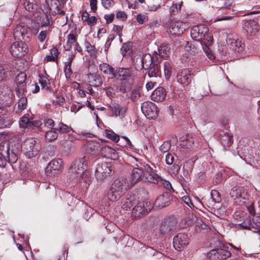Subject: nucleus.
Listing matches in <instances>:
<instances>
[{
    "label": "nucleus",
    "mask_w": 260,
    "mask_h": 260,
    "mask_svg": "<svg viewBox=\"0 0 260 260\" xmlns=\"http://www.w3.org/2000/svg\"><path fill=\"white\" fill-rule=\"evenodd\" d=\"M131 161L133 164L134 169L132 172L131 178L127 180L125 178V183L128 185V188H131L139 181L143 180L150 182V176H153L155 170L152 166L148 164L143 162L134 157H131Z\"/></svg>",
    "instance_id": "nucleus-1"
},
{
    "label": "nucleus",
    "mask_w": 260,
    "mask_h": 260,
    "mask_svg": "<svg viewBox=\"0 0 260 260\" xmlns=\"http://www.w3.org/2000/svg\"><path fill=\"white\" fill-rule=\"evenodd\" d=\"M208 32V28L204 24L193 26L190 31V35L191 38L197 42L193 45L191 43H187L185 46L186 49L190 51V53L196 54L198 53L197 47L199 46L200 42L207 45H211L213 38Z\"/></svg>",
    "instance_id": "nucleus-2"
},
{
    "label": "nucleus",
    "mask_w": 260,
    "mask_h": 260,
    "mask_svg": "<svg viewBox=\"0 0 260 260\" xmlns=\"http://www.w3.org/2000/svg\"><path fill=\"white\" fill-rule=\"evenodd\" d=\"M113 77L121 81L119 89L121 92L125 93L131 89L135 75L134 72L129 68H119L114 73Z\"/></svg>",
    "instance_id": "nucleus-3"
},
{
    "label": "nucleus",
    "mask_w": 260,
    "mask_h": 260,
    "mask_svg": "<svg viewBox=\"0 0 260 260\" xmlns=\"http://www.w3.org/2000/svg\"><path fill=\"white\" fill-rule=\"evenodd\" d=\"M128 189V185L125 183V178H118L112 184L107 193V198L110 201L115 202Z\"/></svg>",
    "instance_id": "nucleus-4"
},
{
    "label": "nucleus",
    "mask_w": 260,
    "mask_h": 260,
    "mask_svg": "<svg viewBox=\"0 0 260 260\" xmlns=\"http://www.w3.org/2000/svg\"><path fill=\"white\" fill-rule=\"evenodd\" d=\"M18 150L17 148H10L8 143H3L0 144V166H5L7 162L11 164L16 162L18 159L17 153Z\"/></svg>",
    "instance_id": "nucleus-5"
},
{
    "label": "nucleus",
    "mask_w": 260,
    "mask_h": 260,
    "mask_svg": "<svg viewBox=\"0 0 260 260\" xmlns=\"http://www.w3.org/2000/svg\"><path fill=\"white\" fill-rule=\"evenodd\" d=\"M22 150L24 155L31 158L36 156L39 152L40 146L39 143L32 138L26 140L22 145Z\"/></svg>",
    "instance_id": "nucleus-6"
},
{
    "label": "nucleus",
    "mask_w": 260,
    "mask_h": 260,
    "mask_svg": "<svg viewBox=\"0 0 260 260\" xmlns=\"http://www.w3.org/2000/svg\"><path fill=\"white\" fill-rule=\"evenodd\" d=\"M38 31L39 30L37 28L31 29L24 23H21L15 27L13 35L15 39H22L26 41L27 39H29L31 34L36 35Z\"/></svg>",
    "instance_id": "nucleus-7"
},
{
    "label": "nucleus",
    "mask_w": 260,
    "mask_h": 260,
    "mask_svg": "<svg viewBox=\"0 0 260 260\" xmlns=\"http://www.w3.org/2000/svg\"><path fill=\"white\" fill-rule=\"evenodd\" d=\"M189 27V25L185 22L176 20L170 21L167 26V32L173 36H179Z\"/></svg>",
    "instance_id": "nucleus-8"
},
{
    "label": "nucleus",
    "mask_w": 260,
    "mask_h": 260,
    "mask_svg": "<svg viewBox=\"0 0 260 260\" xmlns=\"http://www.w3.org/2000/svg\"><path fill=\"white\" fill-rule=\"evenodd\" d=\"M87 167V159L85 157L76 160L70 169V173L73 174V177H81Z\"/></svg>",
    "instance_id": "nucleus-9"
},
{
    "label": "nucleus",
    "mask_w": 260,
    "mask_h": 260,
    "mask_svg": "<svg viewBox=\"0 0 260 260\" xmlns=\"http://www.w3.org/2000/svg\"><path fill=\"white\" fill-rule=\"evenodd\" d=\"M152 208L153 205L149 201L137 202L132 209V215L135 218L139 217L147 214Z\"/></svg>",
    "instance_id": "nucleus-10"
},
{
    "label": "nucleus",
    "mask_w": 260,
    "mask_h": 260,
    "mask_svg": "<svg viewBox=\"0 0 260 260\" xmlns=\"http://www.w3.org/2000/svg\"><path fill=\"white\" fill-rule=\"evenodd\" d=\"M226 43L231 49L237 52H241L245 48L242 39L236 34H229L226 38Z\"/></svg>",
    "instance_id": "nucleus-11"
},
{
    "label": "nucleus",
    "mask_w": 260,
    "mask_h": 260,
    "mask_svg": "<svg viewBox=\"0 0 260 260\" xmlns=\"http://www.w3.org/2000/svg\"><path fill=\"white\" fill-rule=\"evenodd\" d=\"M113 171L111 162H104L98 165L95 174L98 180H103L110 175Z\"/></svg>",
    "instance_id": "nucleus-12"
},
{
    "label": "nucleus",
    "mask_w": 260,
    "mask_h": 260,
    "mask_svg": "<svg viewBox=\"0 0 260 260\" xmlns=\"http://www.w3.org/2000/svg\"><path fill=\"white\" fill-rule=\"evenodd\" d=\"M28 51V46L27 44L22 41L13 43L10 48L11 54L17 57H20L25 55Z\"/></svg>",
    "instance_id": "nucleus-13"
},
{
    "label": "nucleus",
    "mask_w": 260,
    "mask_h": 260,
    "mask_svg": "<svg viewBox=\"0 0 260 260\" xmlns=\"http://www.w3.org/2000/svg\"><path fill=\"white\" fill-rule=\"evenodd\" d=\"M142 113L148 119H154L158 115V110L156 106L151 102H144L141 105Z\"/></svg>",
    "instance_id": "nucleus-14"
},
{
    "label": "nucleus",
    "mask_w": 260,
    "mask_h": 260,
    "mask_svg": "<svg viewBox=\"0 0 260 260\" xmlns=\"http://www.w3.org/2000/svg\"><path fill=\"white\" fill-rule=\"evenodd\" d=\"M16 92L17 96L19 98L16 112L19 113L27 108V100L26 98V92L24 88H19L16 90Z\"/></svg>",
    "instance_id": "nucleus-15"
},
{
    "label": "nucleus",
    "mask_w": 260,
    "mask_h": 260,
    "mask_svg": "<svg viewBox=\"0 0 260 260\" xmlns=\"http://www.w3.org/2000/svg\"><path fill=\"white\" fill-rule=\"evenodd\" d=\"M188 244L187 235L184 233H179L173 239V245L175 248L180 251Z\"/></svg>",
    "instance_id": "nucleus-16"
},
{
    "label": "nucleus",
    "mask_w": 260,
    "mask_h": 260,
    "mask_svg": "<svg viewBox=\"0 0 260 260\" xmlns=\"http://www.w3.org/2000/svg\"><path fill=\"white\" fill-rule=\"evenodd\" d=\"M177 79L182 85H188L191 81L190 71L187 69L180 70L177 74Z\"/></svg>",
    "instance_id": "nucleus-17"
},
{
    "label": "nucleus",
    "mask_w": 260,
    "mask_h": 260,
    "mask_svg": "<svg viewBox=\"0 0 260 260\" xmlns=\"http://www.w3.org/2000/svg\"><path fill=\"white\" fill-rule=\"evenodd\" d=\"M62 161L60 159H54L52 160L48 165L46 169V173L51 175L56 173L61 170Z\"/></svg>",
    "instance_id": "nucleus-18"
},
{
    "label": "nucleus",
    "mask_w": 260,
    "mask_h": 260,
    "mask_svg": "<svg viewBox=\"0 0 260 260\" xmlns=\"http://www.w3.org/2000/svg\"><path fill=\"white\" fill-rule=\"evenodd\" d=\"M47 7L49 13L52 15H55L58 13L64 14L63 11H61L60 6V4L59 0H46Z\"/></svg>",
    "instance_id": "nucleus-19"
},
{
    "label": "nucleus",
    "mask_w": 260,
    "mask_h": 260,
    "mask_svg": "<svg viewBox=\"0 0 260 260\" xmlns=\"http://www.w3.org/2000/svg\"><path fill=\"white\" fill-rule=\"evenodd\" d=\"M175 221L170 218L165 219L162 221L160 228V232L164 234H169L175 229Z\"/></svg>",
    "instance_id": "nucleus-20"
},
{
    "label": "nucleus",
    "mask_w": 260,
    "mask_h": 260,
    "mask_svg": "<svg viewBox=\"0 0 260 260\" xmlns=\"http://www.w3.org/2000/svg\"><path fill=\"white\" fill-rule=\"evenodd\" d=\"M243 28L247 35L254 36L259 30V25L256 21L249 20L245 22Z\"/></svg>",
    "instance_id": "nucleus-21"
},
{
    "label": "nucleus",
    "mask_w": 260,
    "mask_h": 260,
    "mask_svg": "<svg viewBox=\"0 0 260 260\" xmlns=\"http://www.w3.org/2000/svg\"><path fill=\"white\" fill-rule=\"evenodd\" d=\"M13 94L11 89L7 86H0V101L8 104L11 102Z\"/></svg>",
    "instance_id": "nucleus-22"
},
{
    "label": "nucleus",
    "mask_w": 260,
    "mask_h": 260,
    "mask_svg": "<svg viewBox=\"0 0 260 260\" xmlns=\"http://www.w3.org/2000/svg\"><path fill=\"white\" fill-rule=\"evenodd\" d=\"M138 201L135 196L127 194L121 202V207L125 210H129L137 203Z\"/></svg>",
    "instance_id": "nucleus-23"
},
{
    "label": "nucleus",
    "mask_w": 260,
    "mask_h": 260,
    "mask_svg": "<svg viewBox=\"0 0 260 260\" xmlns=\"http://www.w3.org/2000/svg\"><path fill=\"white\" fill-rule=\"evenodd\" d=\"M152 175L153 176H150L149 178H148L150 182L161 185L169 190L173 189L171 184L169 181L163 180L155 172Z\"/></svg>",
    "instance_id": "nucleus-24"
},
{
    "label": "nucleus",
    "mask_w": 260,
    "mask_h": 260,
    "mask_svg": "<svg viewBox=\"0 0 260 260\" xmlns=\"http://www.w3.org/2000/svg\"><path fill=\"white\" fill-rule=\"evenodd\" d=\"M170 55V47L168 44H163L160 46L158 49L157 52H155L153 55H155L156 60L159 62L158 57L167 59Z\"/></svg>",
    "instance_id": "nucleus-25"
},
{
    "label": "nucleus",
    "mask_w": 260,
    "mask_h": 260,
    "mask_svg": "<svg viewBox=\"0 0 260 260\" xmlns=\"http://www.w3.org/2000/svg\"><path fill=\"white\" fill-rule=\"evenodd\" d=\"M230 196L234 199H243L247 198L245 189L242 187H234L230 191Z\"/></svg>",
    "instance_id": "nucleus-26"
},
{
    "label": "nucleus",
    "mask_w": 260,
    "mask_h": 260,
    "mask_svg": "<svg viewBox=\"0 0 260 260\" xmlns=\"http://www.w3.org/2000/svg\"><path fill=\"white\" fill-rule=\"evenodd\" d=\"M166 91L164 88L159 87L156 88L151 94V99L156 102H161L166 97Z\"/></svg>",
    "instance_id": "nucleus-27"
},
{
    "label": "nucleus",
    "mask_w": 260,
    "mask_h": 260,
    "mask_svg": "<svg viewBox=\"0 0 260 260\" xmlns=\"http://www.w3.org/2000/svg\"><path fill=\"white\" fill-rule=\"evenodd\" d=\"M101 153L105 157L113 160H116L118 158L116 151L107 146H104L101 148Z\"/></svg>",
    "instance_id": "nucleus-28"
},
{
    "label": "nucleus",
    "mask_w": 260,
    "mask_h": 260,
    "mask_svg": "<svg viewBox=\"0 0 260 260\" xmlns=\"http://www.w3.org/2000/svg\"><path fill=\"white\" fill-rule=\"evenodd\" d=\"M87 81L89 84L95 87L102 85L103 80L100 75L95 74H89L87 76Z\"/></svg>",
    "instance_id": "nucleus-29"
},
{
    "label": "nucleus",
    "mask_w": 260,
    "mask_h": 260,
    "mask_svg": "<svg viewBox=\"0 0 260 260\" xmlns=\"http://www.w3.org/2000/svg\"><path fill=\"white\" fill-rule=\"evenodd\" d=\"M37 3V0H21V4L23 6L24 8L31 12L38 10L39 6Z\"/></svg>",
    "instance_id": "nucleus-30"
},
{
    "label": "nucleus",
    "mask_w": 260,
    "mask_h": 260,
    "mask_svg": "<svg viewBox=\"0 0 260 260\" xmlns=\"http://www.w3.org/2000/svg\"><path fill=\"white\" fill-rule=\"evenodd\" d=\"M169 195L167 194L159 196L156 200L155 204L159 208H164L169 205Z\"/></svg>",
    "instance_id": "nucleus-31"
},
{
    "label": "nucleus",
    "mask_w": 260,
    "mask_h": 260,
    "mask_svg": "<svg viewBox=\"0 0 260 260\" xmlns=\"http://www.w3.org/2000/svg\"><path fill=\"white\" fill-rule=\"evenodd\" d=\"M112 114L116 116H124L126 109L125 107H121L117 104H113L110 106Z\"/></svg>",
    "instance_id": "nucleus-32"
},
{
    "label": "nucleus",
    "mask_w": 260,
    "mask_h": 260,
    "mask_svg": "<svg viewBox=\"0 0 260 260\" xmlns=\"http://www.w3.org/2000/svg\"><path fill=\"white\" fill-rule=\"evenodd\" d=\"M153 59H156L155 55L151 56L149 53L142 54V61L143 63V69H148L152 63Z\"/></svg>",
    "instance_id": "nucleus-33"
},
{
    "label": "nucleus",
    "mask_w": 260,
    "mask_h": 260,
    "mask_svg": "<svg viewBox=\"0 0 260 260\" xmlns=\"http://www.w3.org/2000/svg\"><path fill=\"white\" fill-rule=\"evenodd\" d=\"M81 19L83 22H85L90 26L95 25L97 21L96 17L92 16H90L89 14L86 12H84L81 15Z\"/></svg>",
    "instance_id": "nucleus-34"
},
{
    "label": "nucleus",
    "mask_w": 260,
    "mask_h": 260,
    "mask_svg": "<svg viewBox=\"0 0 260 260\" xmlns=\"http://www.w3.org/2000/svg\"><path fill=\"white\" fill-rule=\"evenodd\" d=\"M32 119V114L27 113L23 115L19 121V125L22 128H29L30 120Z\"/></svg>",
    "instance_id": "nucleus-35"
},
{
    "label": "nucleus",
    "mask_w": 260,
    "mask_h": 260,
    "mask_svg": "<svg viewBox=\"0 0 260 260\" xmlns=\"http://www.w3.org/2000/svg\"><path fill=\"white\" fill-rule=\"evenodd\" d=\"M133 64L137 71L143 69V63L142 61V55L141 54H135L133 58Z\"/></svg>",
    "instance_id": "nucleus-36"
},
{
    "label": "nucleus",
    "mask_w": 260,
    "mask_h": 260,
    "mask_svg": "<svg viewBox=\"0 0 260 260\" xmlns=\"http://www.w3.org/2000/svg\"><path fill=\"white\" fill-rule=\"evenodd\" d=\"M220 142L224 147H228L233 143L232 136L228 133H223L220 135Z\"/></svg>",
    "instance_id": "nucleus-37"
},
{
    "label": "nucleus",
    "mask_w": 260,
    "mask_h": 260,
    "mask_svg": "<svg viewBox=\"0 0 260 260\" xmlns=\"http://www.w3.org/2000/svg\"><path fill=\"white\" fill-rule=\"evenodd\" d=\"M164 73L166 80H169L173 73V67L172 64L168 61H166L163 64Z\"/></svg>",
    "instance_id": "nucleus-38"
},
{
    "label": "nucleus",
    "mask_w": 260,
    "mask_h": 260,
    "mask_svg": "<svg viewBox=\"0 0 260 260\" xmlns=\"http://www.w3.org/2000/svg\"><path fill=\"white\" fill-rule=\"evenodd\" d=\"M50 31V27L46 28L45 29L43 28H41L37 37L38 40L41 42L47 41L49 39Z\"/></svg>",
    "instance_id": "nucleus-39"
},
{
    "label": "nucleus",
    "mask_w": 260,
    "mask_h": 260,
    "mask_svg": "<svg viewBox=\"0 0 260 260\" xmlns=\"http://www.w3.org/2000/svg\"><path fill=\"white\" fill-rule=\"evenodd\" d=\"M26 79V75L24 72H20L16 77V82L17 84V89L19 88H24L25 85V80Z\"/></svg>",
    "instance_id": "nucleus-40"
},
{
    "label": "nucleus",
    "mask_w": 260,
    "mask_h": 260,
    "mask_svg": "<svg viewBox=\"0 0 260 260\" xmlns=\"http://www.w3.org/2000/svg\"><path fill=\"white\" fill-rule=\"evenodd\" d=\"M76 42V38L75 35L73 34H70L68 35L67 37V41L64 46L65 50L67 51L70 50L71 49L72 46L75 45Z\"/></svg>",
    "instance_id": "nucleus-41"
},
{
    "label": "nucleus",
    "mask_w": 260,
    "mask_h": 260,
    "mask_svg": "<svg viewBox=\"0 0 260 260\" xmlns=\"http://www.w3.org/2000/svg\"><path fill=\"white\" fill-rule=\"evenodd\" d=\"M100 69L101 72L107 75H111L114 76L115 72L113 68L110 67L108 64L104 63L100 65Z\"/></svg>",
    "instance_id": "nucleus-42"
},
{
    "label": "nucleus",
    "mask_w": 260,
    "mask_h": 260,
    "mask_svg": "<svg viewBox=\"0 0 260 260\" xmlns=\"http://www.w3.org/2000/svg\"><path fill=\"white\" fill-rule=\"evenodd\" d=\"M148 72V75L150 77H157L158 75L160 68L157 64L154 63L150 66Z\"/></svg>",
    "instance_id": "nucleus-43"
},
{
    "label": "nucleus",
    "mask_w": 260,
    "mask_h": 260,
    "mask_svg": "<svg viewBox=\"0 0 260 260\" xmlns=\"http://www.w3.org/2000/svg\"><path fill=\"white\" fill-rule=\"evenodd\" d=\"M58 55V51L55 47L52 48L50 50V54L47 55L45 60L48 61H54L57 58Z\"/></svg>",
    "instance_id": "nucleus-44"
},
{
    "label": "nucleus",
    "mask_w": 260,
    "mask_h": 260,
    "mask_svg": "<svg viewBox=\"0 0 260 260\" xmlns=\"http://www.w3.org/2000/svg\"><path fill=\"white\" fill-rule=\"evenodd\" d=\"M219 252V260L225 259L230 257L231 255V253L230 251L226 249L225 246L223 248H218Z\"/></svg>",
    "instance_id": "nucleus-45"
},
{
    "label": "nucleus",
    "mask_w": 260,
    "mask_h": 260,
    "mask_svg": "<svg viewBox=\"0 0 260 260\" xmlns=\"http://www.w3.org/2000/svg\"><path fill=\"white\" fill-rule=\"evenodd\" d=\"M58 137V133L55 128H52L46 132L45 138L49 141L55 140Z\"/></svg>",
    "instance_id": "nucleus-46"
},
{
    "label": "nucleus",
    "mask_w": 260,
    "mask_h": 260,
    "mask_svg": "<svg viewBox=\"0 0 260 260\" xmlns=\"http://www.w3.org/2000/svg\"><path fill=\"white\" fill-rule=\"evenodd\" d=\"M210 45H207L205 43H200L199 44V46H200L204 50L205 53L206 54L207 56L208 57V58L210 59H213L214 58V57L212 53L211 50H210L209 46ZM198 46V47H199Z\"/></svg>",
    "instance_id": "nucleus-47"
},
{
    "label": "nucleus",
    "mask_w": 260,
    "mask_h": 260,
    "mask_svg": "<svg viewBox=\"0 0 260 260\" xmlns=\"http://www.w3.org/2000/svg\"><path fill=\"white\" fill-rule=\"evenodd\" d=\"M105 134L108 138L115 142H118L119 140V136L112 131L107 129L105 131Z\"/></svg>",
    "instance_id": "nucleus-48"
},
{
    "label": "nucleus",
    "mask_w": 260,
    "mask_h": 260,
    "mask_svg": "<svg viewBox=\"0 0 260 260\" xmlns=\"http://www.w3.org/2000/svg\"><path fill=\"white\" fill-rule=\"evenodd\" d=\"M218 248L211 250L207 253V257L211 260H219Z\"/></svg>",
    "instance_id": "nucleus-49"
},
{
    "label": "nucleus",
    "mask_w": 260,
    "mask_h": 260,
    "mask_svg": "<svg viewBox=\"0 0 260 260\" xmlns=\"http://www.w3.org/2000/svg\"><path fill=\"white\" fill-rule=\"evenodd\" d=\"M194 143V139L189 136H187L185 140L181 143V145L187 148L191 147Z\"/></svg>",
    "instance_id": "nucleus-50"
},
{
    "label": "nucleus",
    "mask_w": 260,
    "mask_h": 260,
    "mask_svg": "<svg viewBox=\"0 0 260 260\" xmlns=\"http://www.w3.org/2000/svg\"><path fill=\"white\" fill-rule=\"evenodd\" d=\"M47 13L48 11L46 12V13L42 18V20L41 22V28H43L44 26H47L52 24V21L50 20V17L47 14Z\"/></svg>",
    "instance_id": "nucleus-51"
},
{
    "label": "nucleus",
    "mask_w": 260,
    "mask_h": 260,
    "mask_svg": "<svg viewBox=\"0 0 260 260\" xmlns=\"http://www.w3.org/2000/svg\"><path fill=\"white\" fill-rule=\"evenodd\" d=\"M183 3L181 2L179 4H174L170 8V12L172 15H176L180 11L181 7Z\"/></svg>",
    "instance_id": "nucleus-52"
},
{
    "label": "nucleus",
    "mask_w": 260,
    "mask_h": 260,
    "mask_svg": "<svg viewBox=\"0 0 260 260\" xmlns=\"http://www.w3.org/2000/svg\"><path fill=\"white\" fill-rule=\"evenodd\" d=\"M141 93L140 89L138 88L133 89L131 93V99L134 101H137L140 97Z\"/></svg>",
    "instance_id": "nucleus-53"
},
{
    "label": "nucleus",
    "mask_w": 260,
    "mask_h": 260,
    "mask_svg": "<svg viewBox=\"0 0 260 260\" xmlns=\"http://www.w3.org/2000/svg\"><path fill=\"white\" fill-rule=\"evenodd\" d=\"M170 143L168 141H166L164 142V143L160 146L159 150L162 152L165 153L168 152L170 150Z\"/></svg>",
    "instance_id": "nucleus-54"
},
{
    "label": "nucleus",
    "mask_w": 260,
    "mask_h": 260,
    "mask_svg": "<svg viewBox=\"0 0 260 260\" xmlns=\"http://www.w3.org/2000/svg\"><path fill=\"white\" fill-rule=\"evenodd\" d=\"M115 37L113 34H110L109 35L105 45V51H107L110 47L111 42L114 39Z\"/></svg>",
    "instance_id": "nucleus-55"
},
{
    "label": "nucleus",
    "mask_w": 260,
    "mask_h": 260,
    "mask_svg": "<svg viewBox=\"0 0 260 260\" xmlns=\"http://www.w3.org/2000/svg\"><path fill=\"white\" fill-rule=\"evenodd\" d=\"M8 71L6 65L0 66V81H2L6 72Z\"/></svg>",
    "instance_id": "nucleus-56"
},
{
    "label": "nucleus",
    "mask_w": 260,
    "mask_h": 260,
    "mask_svg": "<svg viewBox=\"0 0 260 260\" xmlns=\"http://www.w3.org/2000/svg\"><path fill=\"white\" fill-rule=\"evenodd\" d=\"M148 20L147 16L145 15L138 14L137 16V20L140 24H143Z\"/></svg>",
    "instance_id": "nucleus-57"
},
{
    "label": "nucleus",
    "mask_w": 260,
    "mask_h": 260,
    "mask_svg": "<svg viewBox=\"0 0 260 260\" xmlns=\"http://www.w3.org/2000/svg\"><path fill=\"white\" fill-rule=\"evenodd\" d=\"M60 132L62 133H66L69 132L71 130V127L64 124H60L59 126Z\"/></svg>",
    "instance_id": "nucleus-58"
},
{
    "label": "nucleus",
    "mask_w": 260,
    "mask_h": 260,
    "mask_svg": "<svg viewBox=\"0 0 260 260\" xmlns=\"http://www.w3.org/2000/svg\"><path fill=\"white\" fill-rule=\"evenodd\" d=\"M250 223H252V224L254 225V227H259L260 226V216H257L253 217Z\"/></svg>",
    "instance_id": "nucleus-59"
},
{
    "label": "nucleus",
    "mask_w": 260,
    "mask_h": 260,
    "mask_svg": "<svg viewBox=\"0 0 260 260\" xmlns=\"http://www.w3.org/2000/svg\"><path fill=\"white\" fill-rule=\"evenodd\" d=\"M211 195L212 196L213 199L216 202H219L220 201V197L218 192L216 190H212L211 191Z\"/></svg>",
    "instance_id": "nucleus-60"
},
{
    "label": "nucleus",
    "mask_w": 260,
    "mask_h": 260,
    "mask_svg": "<svg viewBox=\"0 0 260 260\" xmlns=\"http://www.w3.org/2000/svg\"><path fill=\"white\" fill-rule=\"evenodd\" d=\"M166 161L168 165H173L174 161V156L170 153H168L166 156Z\"/></svg>",
    "instance_id": "nucleus-61"
},
{
    "label": "nucleus",
    "mask_w": 260,
    "mask_h": 260,
    "mask_svg": "<svg viewBox=\"0 0 260 260\" xmlns=\"http://www.w3.org/2000/svg\"><path fill=\"white\" fill-rule=\"evenodd\" d=\"M66 65L64 68L65 74L66 76H70L72 74L71 70V64H69L67 63H65Z\"/></svg>",
    "instance_id": "nucleus-62"
},
{
    "label": "nucleus",
    "mask_w": 260,
    "mask_h": 260,
    "mask_svg": "<svg viewBox=\"0 0 260 260\" xmlns=\"http://www.w3.org/2000/svg\"><path fill=\"white\" fill-rule=\"evenodd\" d=\"M182 200L184 201V202L189 207H190L191 208H194L193 204L191 202L190 199L188 196H184L182 198Z\"/></svg>",
    "instance_id": "nucleus-63"
},
{
    "label": "nucleus",
    "mask_w": 260,
    "mask_h": 260,
    "mask_svg": "<svg viewBox=\"0 0 260 260\" xmlns=\"http://www.w3.org/2000/svg\"><path fill=\"white\" fill-rule=\"evenodd\" d=\"M40 83L42 85V88H48L49 81L47 78H42L41 80H40Z\"/></svg>",
    "instance_id": "nucleus-64"
}]
</instances>
